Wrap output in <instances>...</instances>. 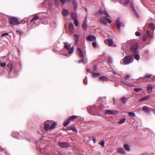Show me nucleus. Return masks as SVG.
<instances>
[{"label":"nucleus","mask_w":155,"mask_h":155,"mask_svg":"<svg viewBox=\"0 0 155 155\" xmlns=\"http://www.w3.org/2000/svg\"><path fill=\"white\" fill-rule=\"evenodd\" d=\"M130 45H132L131 48V51L132 52L134 53H137L139 52L138 49V44L136 43H134V40H131L127 41L126 43L123 44L122 48L124 49V46L126 47H129Z\"/></svg>","instance_id":"obj_1"},{"label":"nucleus","mask_w":155,"mask_h":155,"mask_svg":"<svg viewBox=\"0 0 155 155\" xmlns=\"http://www.w3.org/2000/svg\"><path fill=\"white\" fill-rule=\"evenodd\" d=\"M57 124L53 120H47L44 122V129L46 131L49 129L52 130L54 129Z\"/></svg>","instance_id":"obj_2"},{"label":"nucleus","mask_w":155,"mask_h":155,"mask_svg":"<svg viewBox=\"0 0 155 155\" xmlns=\"http://www.w3.org/2000/svg\"><path fill=\"white\" fill-rule=\"evenodd\" d=\"M87 109L89 114L91 115H95L96 113H97L99 112H101V111H98L97 110H96L95 107L94 106H88L87 107Z\"/></svg>","instance_id":"obj_3"},{"label":"nucleus","mask_w":155,"mask_h":155,"mask_svg":"<svg viewBox=\"0 0 155 155\" xmlns=\"http://www.w3.org/2000/svg\"><path fill=\"white\" fill-rule=\"evenodd\" d=\"M132 57L131 56H128L125 57L124 60H121V62L122 61L124 62V64H128L132 62Z\"/></svg>","instance_id":"obj_4"},{"label":"nucleus","mask_w":155,"mask_h":155,"mask_svg":"<svg viewBox=\"0 0 155 155\" xmlns=\"http://www.w3.org/2000/svg\"><path fill=\"white\" fill-rule=\"evenodd\" d=\"M9 23L12 26H14L19 24L18 19L15 17H11L9 20Z\"/></svg>","instance_id":"obj_5"},{"label":"nucleus","mask_w":155,"mask_h":155,"mask_svg":"<svg viewBox=\"0 0 155 155\" xmlns=\"http://www.w3.org/2000/svg\"><path fill=\"white\" fill-rule=\"evenodd\" d=\"M152 38H153V36L150 34V32L148 30H147L146 34L143 35L142 39L143 41H145L147 40H149Z\"/></svg>","instance_id":"obj_6"},{"label":"nucleus","mask_w":155,"mask_h":155,"mask_svg":"<svg viewBox=\"0 0 155 155\" xmlns=\"http://www.w3.org/2000/svg\"><path fill=\"white\" fill-rule=\"evenodd\" d=\"M108 15H107L104 17L103 18H101L100 19V22L101 23L103 24H106L107 22H109V23H111V21L110 19L107 18Z\"/></svg>","instance_id":"obj_7"},{"label":"nucleus","mask_w":155,"mask_h":155,"mask_svg":"<svg viewBox=\"0 0 155 155\" xmlns=\"http://www.w3.org/2000/svg\"><path fill=\"white\" fill-rule=\"evenodd\" d=\"M105 42L106 44L109 46L116 47V45H114L113 40L111 39H108L105 40Z\"/></svg>","instance_id":"obj_8"},{"label":"nucleus","mask_w":155,"mask_h":155,"mask_svg":"<svg viewBox=\"0 0 155 155\" xmlns=\"http://www.w3.org/2000/svg\"><path fill=\"white\" fill-rule=\"evenodd\" d=\"M116 25L118 30L120 31L121 30V26H123L124 25L122 23H120L119 18L117 19L115 22Z\"/></svg>","instance_id":"obj_9"},{"label":"nucleus","mask_w":155,"mask_h":155,"mask_svg":"<svg viewBox=\"0 0 155 155\" xmlns=\"http://www.w3.org/2000/svg\"><path fill=\"white\" fill-rule=\"evenodd\" d=\"M58 145L62 148H66L69 147V144L66 142H59L58 143Z\"/></svg>","instance_id":"obj_10"},{"label":"nucleus","mask_w":155,"mask_h":155,"mask_svg":"<svg viewBox=\"0 0 155 155\" xmlns=\"http://www.w3.org/2000/svg\"><path fill=\"white\" fill-rule=\"evenodd\" d=\"M96 39V37L92 35H89L86 38V39L90 41H94Z\"/></svg>","instance_id":"obj_11"},{"label":"nucleus","mask_w":155,"mask_h":155,"mask_svg":"<svg viewBox=\"0 0 155 155\" xmlns=\"http://www.w3.org/2000/svg\"><path fill=\"white\" fill-rule=\"evenodd\" d=\"M87 17H86L85 18L84 20V21L83 22L82 25V27L83 29L84 30H86L87 29Z\"/></svg>","instance_id":"obj_12"},{"label":"nucleus","mask_w":155,"mask_h":155,"mask_svg":"<svg viewBox=\"0 0 155 155\" xmlns=\"http://www.w3.org/2000/svg\"><path fill=\"white\" fill-rule=\"evenodd\" d=\"M106 114L109 115L116 114H117V111L107 110L106 111Z\"/></svg>","instance_id":"obj_13"},{"label":"nucleus","mask_w":155,"mask_h":155,"mask_svg":"<svg viewBox=\"0 0 155 155\" xmlns=\"http://www.w3.org/2000/svg\"><path fill=\"white\" fill-rule=\"evenodd\" d=\"M151 109V108L146 106H143L142 108V110L144 112L147 114H149L150 112Z\"/></svg>","instance_id":"obj_14"},{"label":"nucleus","mask_w":155,"mask_h":155,"mask_svg":"<svg viewBox=\"0 0 155 155\" xmlns=\"http://www.w3.org/2000/svg\"><path fill=\"white\" fill-rule=\"evenodd\" d=\"M77 53L79 56L81 58H83L84 55L83 52L81 48H77Z\"/></svg>","instance_id":"obj_15"},{"label":"nucleus","mask_w":155,"mask_h":155,"mask_svg":"<svg viewBox=\"0 0 155 155\" xmlns=\"http://www.w3.org/2000/svg\"><path fill=\"white\" fill-rule=\"evenodd\" d=\"M69 28L70 31L71 33H74L75 28L72 23H70L69 24Z\"/></svg>","instance_id":"obj_16"},{"label":"nucleus","mask_w":155,"mask_h":155,"mask_svg":"<svg viewBox=\"0 0 155 155\" xmlns=\"http://www.w3.org/2000/svg\"><path fill=\"white\" fill-rule=\"evenodd\" d=\"M62 13L64 16H67L69 15L70 12L68 10L65 9H64L62 11Z\"/></svg>","instance_id":"obj_17"},{"label":"nucleus","mask_w":155,"mask_h":155,"mask_svg":"<svg viewBox=\"0 0 155 155\" xmlns=\"http://www.w3.org/2000/svg\"><path fill=\"white\" fill-rule=\"evenodd\" d=\"M72 4L73 6V8L75 10H76L77 9L78 5L77 2L75 0H72Z\"/></svg>","instance_id":"obj_18"},{"label":"nucleus","mask_w":155,"mask_h":155,"mask_svg":"<svg viewBox=\"0 0 155 155\" xmlns=\"http://www.w3.org/2000/svg\"><path fill=\"white\" fill-rule=\"evenodd\" d=\"M147 91L149 93H151L153 91V87L151 84L148 85L147 87Z\"/></svg>","instance_id":"obj_19"},{"label":"nucleus","mask_w":155,"mask_h":155,"mask_svg":"<svg viewBox=\"0 0 155 155\" xmlns=\"http://www.w3.org/2000/svg\"><path fill=\"white\" fill-rule=\"evenodd\" d=\"M130 6L131 8L133 10V11L134 12V13L135 14V15L137 16V17H138L139 16L138 15V13H137V11L135 10V9H134V7L133 5V3H130Z\"/></svg>","instance_id":"obj_20"},{"label":"nucleus","mask_w":155,"mask_h":155,"mask_svg":"<svg viewBox=\"0 0 155 155\" xmlns=\"http://www.w3.org/2000/svg\"><path fill=\"white\" fill-rule=\"evenodd\" d=\"M148 26L151 30H154L155 29V25L153 23H149L148 24Z\"/></svg>","instance_id":"obj_21"},{"label":"nucleus","mask_w":155,"mask_h":155,"mask_svg":"<svg viewBox=\"0 0 155 155\" xmlns=\"http://www.w3.org/2000/svg\"><path fill=\"white\" fill-rule=\"evenodd\" d=\"M71 16L72 18L74 20L77 19V14L76 12H72L71 13Z\"/></svg>","instance_id":"obj_22"},{"label":"nucleus","mask_w":155,"mask_h":155,"mask_svg":"<svg viewBox=\"0 0 155 155\" xmlns=\"http://www.w3.org/2000/svg\"><path fill=\"white\" fill-rule=\"evenodd\" d=\"M79 35L77 34L74 35V40L76 44H78V43Z\"/></svg>","instance_id":"obj_23"},{"label":"nucleus","mask_w":155,"mask_h":155,"mask_svg":"<svg viewBox=\"0 0 155 155\" xmlns=\"http://www.w3.org/2000/svg\"><path fill=\"white\" fill-rule=\"evenodd\" d=\"M117 151L119 153L121 154H124L125 153V152L122 148H117Z\"/></svg>","instance_id":"obj_24"},{"label":"nucleus","mask_w":155,"mask_h":155,"mask_svg":"<svg viewBox=\"0 0 155 155\" xmlns=\"http://www.w3.org/2000/svg\"><path fill=\"white\" fill-rule=\"evenodd\" d=\"M99 80L101 81H106L108 80V78L106 76H102L100 77Z\"/></svg>","instance_id":"obj_25"},{"label":"nucleus","mask_w":155,"mask_h":155,"mask_svg":"<svg viewBox=\"0 0 155 155\" xmlns=\"http://www.w3.org/2000/svg\"><path fill=\"white\" fill-rule=\"evenodd\" d=\"M54 2L55 7H58L60 4V0H54Z\"/></svg>","instance_id":"obj_26"},{"label":"nucleus","mask_w":155,"mask_h":155,"mask_svg":"<svg viewBox=\"0 0 155 155\" xmlns=\"http://www.w3.org/2000/svg\"><path fill=\"white\" fill-rule=\"evenodd\" d=\"M124 148L127 151H130V146L127 144H125L124 145Z\"/></svg>","instance_id":"obj_27"},{"label":"nucleus","mask_w":155,"mask_h":155,"mask_svg":"<svg viewBox=\"0 0 155 155\" xmlns=\"http://www.w3.org/2000/svg\"><path fill=\"white\" fill-rule=\"evenodd\" d=\"M107 62L108 64L110 65L112 64V60L110 57H108L107 59Z\"/></svg>","instance_id":"obj_28"},{"label":"nucleus","mask_w":155,"mask_h":155,"mask_svg":"<svg viewBox=\"0 0 155 155\" xmlns=\"http://www.w3.org/2000/svg\"><path fill=\"white\" fill-rule=\"evenodd\" d=\"M150 97L149 96H146L142 98L139 101H144L147 100Z\"/></svg>","instance_id":"obj_29"},{"label":"nucleus","mask_w":155,"mask_h":155,"mask_svg":"<svg viewBox=\"0 0 155 155\" xmlns=\"http://www.w3.org/2000/svg\"><path fill=\"white\" fill-rule=\"evenodd\" d=\"M121 100L122 103L124 104H125L127 102V99L126 97H124L121 98Z\"/></svg>","instance_id":"obj_30"},{"label":"nucleus","mask_w":155,"mask_h":155,"mask_svg":"<svg viewBox=\"0 0 155 155\" xmlns=\"http://www.w3.org/2000/svg\"><path fill=\"white\" fill-rule=\"evenodd\" d=\"M70 120L69 119L67 120H65L64 123V125L66 126L70 123Z\"/></svg>","instance_id":"obj_31"},{"label":"nucleus","mask_w":155,"mask_h":155,"mask_svg":"<svg viewBox=\"0 0 155 155\" xmlns=\"http://www.w3.org/2000/svg\"><path fill=\"white\" fill-rule=\"evenodd\" d=\"M100 13L102 14H104L108 16V13L106 12H104L103 10H100L99 11Z\"/></svg>","instance_id":"obj_32"},{"label":"nucleus","mask_w":155,"mask_h":155,"mask_svg":"<svg viewBox=\"0 0 155 155\" xmlns=\"http://www.w3.org/2000/svg\"><path fill=\"white\" fill-rule=\"evenodd\" d=\"M100 75V74L99 73H94L93 74L92 76L94 78L98 77Z\"/></svg>","instance_id":"obj_33"},{"label":"nucleus","mask_w":155,"mask_h":155,"mask_svg":"<svg viewBox=\"0 0 155 155\" xmlns=\"http://www.w3.org/2000/svg\"><path fill=\"white\" fill-rule=\"evenodd\" d=\"M39 17L37 15H35L34 18L31 20V21L33 22L35 20H37L38 19Z\"/></svg>","instance_id":"obj_34"},{"label":"nucleus","mask_w":155,"mask_h":155,"mask_svg":"<svg viewBox=\"0 0 155 155\" xmlns=\"http://www.w3.org/2000/svg\"><path fill=\"white\" fill-rule=\"evenodd\" d=\"M134 58L137 60H139L140 58V56L139 54H137L135 55L134 56Z\"/></svg>","instance_id":"obj_35"},{"label":"nucleus","mask_w":155,"mask_h":155,"mask_svg":"<svg viewBox=\"0 0 155 155\" xmlns=\"http://www.w3.org/2000/svg\"><path fill=\"white\" fill-rule=\"evenodd\" d=\"M74 48L72 47L69 50V51H68V54H71V53H72L74 51Z\"/></svg>","instance_id":"obj_36"},{"label":"nucleus","mask_w":155,"mask_h":155,"mask_svg":"<svg viewBox=\"0 0 155 155\" xmlns=\"http://www.w3.org/2000/svg\"><path fill=\"white\" fill-rule=\"evenodd\" d=\"M64 43L66 44V43ZM71 45L69 44L65 45H64V47L66 48L67 50H69L70 49Z\"/></svg>","instance_id":"obj_37"},{"label":"nucleus","mask_w":155,"mask_h":155,"mask_svg":"<svg viewBox=\"0 0 155 155\" xmlns=\"http://www.w3.org/2000/svg\"><path fill=\"white\" fill-rule=\"evenodd\" d=\"M77 117H78L77 116L74 115L70 117L69 119V120H72L75 119H76L77 118Z\"/></svg>","instance_id":"obj_38"},{"label":"nucleus","mask_w":155,"mask_h":155,"mask_svg":"<svg viewBox=\"0 0 155 155\" xmlns=\"http://www.w3.org/2000/svg\"><path fill=\"white\" fill-rule=\"evenodd\" d=\"M104 144L105 142L103 140H102L99 143V144L101 145L102 147H104Z\"/></svg>","instance_id":"obj_39"},{"label":"nucleus","mask_w":155,"mask_h":155,"mask_svg":"<svg viewBox=\"0 0 155 155\" xmlns=\"http://www.w3.org/2000/svg\"><path fill=\"white\" fill-rule=\"evenodd\" d=\"M74 23L75 26H78V22L77 19H74Z\"/></svg>","instance_id":"obj_40"},{"label":"nucleus","mask_w":155,"mask_h":155,"mask_svg":"<svg viewBox=\"0 0 155 155\" xmlns=\"http://www.w3.org/2000/svg\"><path fill=\"white\" fill-rule=\"evenodd\" d=\"M128 114L129 116L131 117H134L135 116V114L133 112H129L128 113Z\"/></svg>","instance_id":"obj_41"},{"label":"nucleus","mask_w":155,"mask_h":155,"mask_svg":"<svg viewBox=\"0 0 155 155\" xmlns=\"http://www.w3.org/2000/svg\"><path fill=\"white\" fill-rule=\"evenodd\" d=\"M152 76L150 74H146L144 77V78H150Z\"/></svg>","instance_id":"obj_42"},{"label":"nucleus","mask_w":155,"mask_h":155,"mask_svg":"<svg viewBox=\"0 0 155 155\" xmlns=\"http://www.w3.org/2000/svg\"><path fill=\"white\" fill-rule=\"evenodd\" d=\"M142 90V88H134V91L136 92H139Z\"/></svg>","instance_id":"obj_43"},{"label":"nucleus","mask_w":155,"mask_h":155,"mask_svg":"<svg viewBox=\"0 0 155 155\" xmlns=\"http://www.w3.org/2000/svg\"><path fill=\"white\" fill-rule=\"evenodd\" d=\"M69 129H71L73 130V131L77 132V130L76 127H70Z\"/></svg>","instance_id":"obj_44"},{"label":"nucleus","mask_w":155,"mask_h":155,"mask_svg":"<svg viewBox=\"0 0 155 155\" xmlns=\"http://www.w3.org/2000/svg\"><path fill=\"white\" fill-rule=\"evenodd\" d=\"M126 121V119H123L121 120H120L119 121V123L120 124H121L124 123L125 121Z\"/></svg>","instance_id":"obj_45"},{"label":"nucleus","mask_w":155,"mask_h":155,"mask_svg":"<svg viewBox=\"0 0 155 155\" xmlns=\"http://www.w3.org/2000/svg\"><path fill=\"white\" fill-rule=\"evenodd\" d=\"M0 64L2 67L5 66L6 65V63H2V62H0Z\"/></svg>","instance_id":"obj_46"},{"label":"nucleus","mask_w":155,"mask_h":155,"mask_svg":"<svg viewBox=\"0 0 155 155\" xmlns=\"http://www.w3.org/2000/svg\"><path fill=\"white\" fill-rule=\"evenodd\" d=\"M130 0H125L124 2V5H127L129 2Z\"/></svg>","instance_id":"obj_47"},{"label":"nucleus","mask_w":155,"mask_h":155,"mask_svg":"<svg viewBox=\"0 0 155 155\" xmlns=\"http://www.w3.org/2000/svg\"><path fill=\"white\" fill-rule=\"evenodd\" d=\"M83 82H84V83L85 84H87V77H85V79H84V80Z\"/></svg>","instance_id":"obj_48"},{"label":"nucleus","mask_w":155,"mask_h":155,"mask_svg":"<svg viewBox=\"0 0 155 155\" xmlns=\"http://www.w3.org/2000/svg\"><path fill=\"white\" fill-rule=\"evenodd\" d=\"M130 77V75H127L124 77V78L126 80L128 79Z\"/></svg>","instance_id":"obj_49"},{"label":"nucleus","mask_w":155,"mask_h":155,"mask_svg":"<svg viewBox=\"0 0 155 155\" xmlns=\"http://www.w3.org/2000/svg\"><path fill=\"white\" fill-rule=\"evenodd\" d=\"M92 45L93 47L96 48L97 47V44L95 42H93L92 43Z\"/></svg>","instance_id":"obj_50"},{"label":"nucleus","mask_w":155,"mask_h":155,"mask_svg":"<svg viewBox=\"0 0 155 155\" xmlns=\"http://www.w3.org/2000/svg\"><path fill=\"white\" fill-rule=\"evenodd\" d=\"M67 0L68 2L70 1V0ZM60 1L61 2V3H62L63 5H64L65 3V0H61Z\"/></svg>","instance_id":"obj_51"},{"label":"nucleus","mask_w":155,"mask_h":155,"mask_svg":"<svg viewBox=\"0 0 155 155\" xmlns=\"http://www.w3.org/2000/svg\"><path fill=\"white\" fill-rule=\"evenodd\" d=\"M9 34L8 33H5L2 34L1 36H5L6 35H8Z\"/></svg>","instance_id":"obj_52"},{"label":"nucleus","mask_w":155,"mask_h":155,"mask_svg":"<svg viewBox=\"0 0 155 155\" xmlns=\"http://www.w3.org/2000/svg\"><path fill=\"white\" fill-rule=\"evenodd\" d=\"M135 35L137 36H140V33L138 31H136L135 32Z\"/></svg>","instance_id":"obj_53"},{"label":"nucleus","mask_w":155,"mask_h":155,"mask_svg":"<svg viewBox=\"0 0 155 155\" xmlns=\"http://www.w3.org/2000/svg\"><path fill=\"white\" fill-rule=\"evenodd\" d=\"M102 99V98L101 97H99L98 99L97 100V101L98 102H99L101 101Z\"/></svg>","instance_id":"obj_54"},{"label":"nucleus","mask_w":155,"mask_h":155,"mask_svg":"<svg viewBox=\"0 0 155 155\" xmlns=\"http://www.w3.org/2000/svg\"><path fill=\"white\" fill-rule=\"evenodd\" d=\"M94 70H95V71H97V66L96 65H95L94 66Z\"/></svg>","instance_id":"obj_55"},{"label":"nucleus","mask_w":155,"mask_h":155,"mask_svg":"<svg viewBox=\"0 0 155 155\" xmlns=\"http://www.w3.org/2000/svg\"><path fill=\"white\" fill-rule=\"evenodd\" d=\"M113 73L114 74V75H115L116 74H117V71H113Z\"/></svg>","instance_id":"obj_56"},{"label":"nucleus","mask_w":155,"mask_h":155,"mask_svg":"<svg viewBox=\"0 0 155 155\" xmlns=\"http://www.w3.org/2000/svg\"><path fill=\"white\" fill-rule=\"evenodd\" d=\"M49 6L50 8H53V6L52 5H51L49 3Z\"/></svg>","instance_id":"obj_57"},{"label":"nucleus","mask_w":155,"mask_h":155,"mask_svg":"<svg viewBox=\"0 0 155 155\" xmlns=\"http://www.w3.org/2000/svg\"><path fill=\"white\" fill-rule=\"evenodd\" d=\"M93 141L94 143H96V139L95 138H93Z\"/></svg>","instance_id":"obj_58"},{"label":"nucleus","mask_w":155,"mask_h":155,"mask_svg":"<svg viewBox=\"0 0 155 155\" xmlns=\"http://www.w3.org/2000/svg\"><path fill=\"white\" fill-rule=\"evenodd\" d=\"M83 61V60H79L78 61V62L79 63H80L81 61Z\"/></svg>","instance_id":"obj_59"},{"label":"nucleus","mask_w":155,"mask_h":155,"mask_svg":"<svg viewBox=\"0 0 155 155\" xmlns=\"http://www.w3.org/2000/svg\"><path fill=\"white\" fill-rule=\"evenodd\" d=\"M113 100L114 101V103L115 102V99L114 97H113Z\"/></svg>","instance_id":"obj_60"},{"label":"nucleus","mask_w":155,"mask_h":155,"mask_svg":"<svg viewBox=\"0 0 155 155\" xmlns=\"http://www.w3.org/2000/svg\"><path fill=\"white\" fill-rule=\"evenodd\" d=\"M48 1V0H45V3H47Z\"/></svg>","instance_id":"obj_61"},{"label":"nucleus","mask_w":155,"mask_h":155,"mask_svg":"<svg viewBox=\"0 0 155 155\" xmlns=\"http://www.w3.org/2000/svg\"><path fill=\"white\" fill-rule=\"evenodd\" d=\"M87 72H89L90 71V70L88 69H87Z\"/></svg>","instance_id":"obj_62"},{"label":"nucleus","mask_w":155,"mask_h":155,"mask_svg":"<svg viewBox=\"0 0 155 155\" xmlns=\"http://www.w3.org/2000/svg\"><path fill=\"white\" fill-rule=\"evenodd\" d=\"M122 56H124V52H123L122 53Z\"/></svg>","instance_id":"obj_63"},{"label":"nucleus","mask_w":155,"mask_h":155,"mask_svg":"<svg viewBox=\"0 0 155 155\" xmlns=\"http://www.w3.org/2000/svg\"><path fill=\"white\" fill-rule=\"evenodd\" d=\"M70 128V127H67V129L68 130H70V129H69Z\"/></svg>","instance_id":"obj_64"}]
</instances>
